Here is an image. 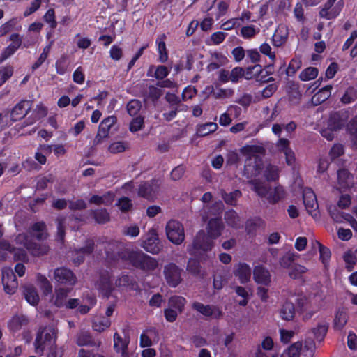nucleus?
Returning a JSON list of instances; mask_svg holds the SVG:
<instances>
[{"mask_svg": "<svg viewBox=\"0 0 357 357\" xmlns=\"http://www.w3.org/2000/svg\"><path fill=\"white\" fill-rule=\"evenodd\" d=\"M225 228L222 220L219 218H211L208 220L206 227L208 237L204 231H199L192 244L188 248L190 255L198 256L202 252L211 250L213 246L211 239H216L221 234Z\"/></svg>", "mask_w": 357, "mask_h": 357, "instance_id": "obj_1", "label": "nucleus"}, {"mask_svg": "<svg viewBox=\"0 0 357 357\" xmlns=\"http://www.w3.org/2000/svg\"><path fill=\"white\" fill-rule=\"evenodd\" d=\"M56 330L54 327L45 328L38 332L35 342V352L42 355L45 349L50 352L47 357H61V354L55 346Z\"/></svg>", "mask_w": 357, "mask_h": 357, "instance_id": "obj_2", "label": "nucleus"}, {"mask_svg": "<svg viewBox=\"0 0 357 357\" xmlns=\"http://www.w3.org/2000/svg\"><path fill=\"white\" fill-rule=\"evenodd\" d=\"M324 305V298L321 295L301 296L296 301V310L303 320L310 319Z\"/></svg>", "mask_w": 357, "mask_h": 357, "instance_id": "obj_3", "label": "nucleus"}, {"mask_svg": "<svg viewBox=\"0 0 357 357\" xmlns=\"http://www.w3.org/2000/svg\"><path fill=\"white\" fill-rule=\"evenodd\" d=\"M249 183L252 185V190L259 197H266L270 204H276L286 196V192L281 185H277L273 189H270L264 182L257 179L252 180Z\"/></svg>", "mask_w": 357, "mask_h": 357, "instance_id": "obj_4", "label": "nucleus"}, {"mask_svg": "<svg viewBox=\"0 0 357 357\" xmlns=\"http://www.w3.org/2000/svg\"><path fill=\"white\" fill-rule=\"evenodd\" d=\"M123 258L128 259L135 267L146 272L154 271L158 266V261L155 258L139 251L127 252Z\"/></svg>", "mask_w": 357, "mask_h": 357, "instance_id": "obj_5", "label": "nucleus"}, {"mask_svg": "<svg viewBox=\"0 0 357 357\" xmlns=\"http://www.w3.org/2000/svg\"><path fill=\"white\" fill-rule=\"evenodd\" d=\"M315 349L312 341L296 342L285 349L280 357H313Z\"/></svg>", "mask_w": 357, "mask_h": 357, "instance_id": "obj_6", "label": "nucleus"}, {"mask_svg": "<svg viewBox=\"0 0 357 357\" xmlns=\"http://www.w3.org/2000/svg\"><path fill=\"white\" fill-rule=\"evenodd\" d=\"M264 149L261 146L256 145H247L241 149V152L249 156V159L245 161L244 173L248 175V177L255 176L259 174V165L256 162L257 158L255 157V165H252V157L255 156L256 153H261Z\"/></svg>", "mask_w": 357, "mask_h": 357, "instance_id": "obj_7", "label": "nucleus"}, {"mask_svg": "<svg viewBox=\"0 0 357 357\" xmlns=\"http://www.w3.org/2000/svg\"><path fill=\"white\" fill-rule=\"evenodd\" d=\"M167 238L175 245L181 244L185 239L184 228L178 221L169 220L165 227Z\"/></svg>", "mask_w": 357, "mask_h": 357, "instance_id": "obj_8", "label": "nucleus"}, {"mask_svg": "<svg viewBox=\"0 0 357 357\" xmlns=\"http://www.w3.org/2000/svg\"><path fill=\"white\" fill-rule=\"evenodd\" d=\"M15 241L17 244L23 245L34 256L45 255L49 250L48 246L45 243L37 244L31 242L29 236L26 234H19Z\"/></svg>", "mask_w": 357, "mask_h": 357, "instance_id": "obj_9", "label": "nucleus"}, {"mask_svg": "<svg viewBox=\"0 0 357 357\" xmlns=\"http://www.w3.org/2000/svg\"><path fill=\"white\" fill-rule=\"evenodd\" d=\"M140 245L149 252L158 253L161 249V245L156 230L153 228L149 229L147 233L142 237Z\"/></svg>", "mask_w": 357, "mask_h": 357, "instance_id": "obj_10", "label": "nucleus"}, {"mask_svg": "<svg viewBox=\"0 0 357 357\" xmlns=\"http://www.w3.org/2000/svg\"><path fill=\"white\" fill-rule=\"evenodd\" d=\"M183 270L174 263H169L164 266L163 275L166 282L172 287H177L182 281Z\"/></svg>", "mask_w": 357, "mask_h": 357, "instance_id": "obj_11", "label": "nucleus"}, {"mask_svg": "<svg viewBox=\"0 0 357 357\" xmlns=\"http://www.w3.org/2000/svg\"><path fill=\"white\" fill-rule=\"evenodd\" d=\"M344 7L343 0L336 3L326 1L319 11V15L326 20H332L339 15Z\"/></svg>", "mask_w": 357, "mask_h": 357, "instance_id": "obj_12", "label": "nucleus"}, {"mask_svg": "<svg viewBox=\"0 0 357 357\" xmlns=\"http://www.w3.org/2000/svg\"><path fill=\"white\" fill-rule=\"evenodd\" d=\"M2 283L7 294H13L15 292L18 282L12 268L4 267L2 269Z\"/></svg>", "mask_w": 357, "mask_h": 357, "instance_id": "obj_13", "label": "nucleus"}, {"mask_svg": "<svg viewBox=\"0 0 357 357\" xmlns=\"http://www.w3.org/2000/svg\"><path fill=\"white\" fill-rule=\"evenodd\" d=\"M54 278L57 282L66 285L73 286L77 282V278L73 272L64 267L54 270Z\"/></svg>", "mask_w": 357, "mask_h": 357, "instance_id": "obj_14", "label": "nucleus"}, {"mask_svg": "<svg viewBox=\"0 0 357 357\" xmlns=\"http://www.w3.org/2000/svg\"><path fill=\"white\" fill-rule=\"evenodd\" d=\"M116 123V118L114 116H109L105 118L99 125L98 133L94 139V143L98 144L103 139L108 137L111 128Z\"/></svg>", "mask_w": 357, "mask_h": 357, "instance_id": "obj_15", "label": "nucleus"}, {"mask_svg": "<svg viewBox=\"0 0 357 357\" xmlns=\"http://www.w3.org/2000/svg\"><path fill=\"white\" fill-rule=\"evenodd\" d=\"M13 254L14 259L16 260H24L26 254L24 250L21 248H13L6 241H0V260H4L7 258L8 254Z\"/></svg>", "mask_w": 357, "mask_h": 357, "instance_id": "obj_16", "label": "nucleus"}, {"mask_svg": "<svg viewBox=\"0 0 357 357\" xmlns=\"http://www.w3.org/2000/svg\"><path fill=\"white\" fill-rule=\"evenodd\" d=\"M31 105L32 103L29 100H22L17 103L11 111L10 119H8L10 124L24 117L31 110Z\"/></svg>", "mask_w": 357, "mask_h": 357, "instance_id": "obj_17", "label": "nucleus"}, {"mask_svg": "<svg viewBox=\"0 0 357 357\" xmlns=\"http://www.w3.org/2000/svg\"><path fill=\"white\" fill-rule=\"evenodd\" d=\"M160 183L158 180H153L151 183H144L140 185L138 195L147 199L154 198L158 192Z\"/></svg>", "mask_w": 357, "mask_h": 357, "instance_id": "obj_18", "label": "nucleus"}, {"mask_svg": "<svg viewBox=\"0 0 357 357\" xmlns=\"http://www.w3.org/2000/svg\"><path fill=\"white\" fill-rule=\"evenodd\" d=\"M192 307L206 317H212L213 318L218 319L222 314L220 309L215 305H205L201 303L195 302L193 303Z\"/></svg>", "mask_w": 357, "mask_h": 357, "instance_id": "obj_19", "label": "nucleus"}, {"mask_svg": "<svg viewBox=\"0 0 357 357\" xmlns=\"http://www.w3.org/2000/svg\"><path fill=\"white\" fill-rule=\"evenodd\" d=\"M69 292V289L61 287L55 288L54 291L50 300V303L53 306L59 308L64 307Z\"/></svg>", "mask_w": 357, "mask_h": 357, "instance_id": "obj_20", "label": "nucleus"}, {"mask_svg": "<svg viewBox=\"0 0 357 357\" xmlns=\"http://www.w3.org/2000/svg\"><path fill=\"white\" fill-rule=\"evenodd\" d=\"M233 273L239 280L241 283L245 284L250 279L251 268L245 263H238L234 265Z\"/></svg>", "mask_w": 357, "mask_h": 357, "instance_id": "obj_21", "label": "nucleus"}, {"mask_svg": "<svg viewBox=\"0 0 357 357\" xmlns=\"http://www.w3.org/2000/svg\"><path fill=\"white\" fill-rule=\"evenodd\" d=\"M353 185V177L351 174L344 169L337 172V184L335 188L340 191L344 190Z\"/></svg>", "mask_w": 357, "mask_h": 357, "instance_id": "obj_22", "label": "nucleus"}, {"mask_svg": "<svg viewBox=\"0 0 357 357\" xmlns=\"http://www.w3.org/2000/svg\"><path fill=\"white\" fill-rule=\"evenodd\" d=\"M97 288L105 296H109L114 289V285L108 273L103 274L100 277V280L97 283Z\"/></svg>", "mask_w": 357, "mask_h": 357, "instance_id": "obj_23", "label": "nucleus"}, {"mask_svg": "<svg viewBox=\"0 0 357 357\" xmlns=\"http://www.w3.org/2000/svg\"><path fill=\"white\" fill-rule=\"evenodd\" d=\"M303 203L310 213H312L317 209L318 204L316 195L312 189L306 188L303 190Z\"/></svg>", "mask_w": 357, "mask_h": 357, "instance_id": "obj_24", "label": "nucleus"}, {"mask_svg": "<svg viewBox=\"0 0 357 357\" xmlns=\"http://www.w3.org/2000/svg\"><path fill=\"white\" fill-rule=\"evenodd\" d=\"M253 278L257 284L268 285L271 282L269 271L262 266H257L253 271Z\"/></svg>", "mask_w": 357, "mask_h": 357, "instance_id": "obj_25", "label": "nucleus"}, {"mask_svg": "<svg viewBox=\"0 0 357 357\" xmlns=\"http://www.w3.org/2000/svg\"><path fill=\"white\" fill-rule=\"evenodd\" d=\"M288 36V28L285 25H280L272 37L273 45L275 47L282 46L287 42Z\"/></svg>", "mask_w": 357, "mask_h": 357, "instance_id": "obj_26", "label": "nucleus"}, {"mask_svg": "<svg viewBox=\"0 0 357 357\" xmlns=\"http://www.w3.org/2000/svg\"><path fill=\"white\" fill-rule=\"evenodd\" d=\"M23 294L27 303L33 306L38 305L40 296L37 289L33 284H26L23 287Z\"/></svg>", "mask_w": 357, "mask_h": 357, "instance_id": "obj_27", "label": "nucleus"}, {"mask_svg": "<svg viewBox=\"0 0 357 357\" xmlns=\"http://www.w3.org/2000/svg\"><path fill=\"white\" fill-rule=\"evenodd\" d=\"M114 199V193L108 191L102 195H94L89 199V202L96 205H105L109 206L112 204Z\"/></svg>", "mask_w": 357, "mask_h": 357, "instance_id": "obj_28", "label": "nucleus"}, {"mask_svg": "<svg viewBox=\"0 0 357 357\" xmlns=\"http://www.w3.org/2000/svg\"><path fill=\"white\" fill-rule=\"evenodd\" d=\"M93 250V241L88 240L86 245L78 250L75 251L73 261L77 265L80 264L84 261V255L90 254Z\"/></svg>", "mask_w": 357, "mask_h": 357, "instance_id": "obj_29", "label": "nucleus"}, {"mask_svg": "<svg viewBox=\"0 0 357 357\" xmlns=\"http://www.w3.org/2000/svg\"><path fill=\"white\" fill-rule=\"evenodd\" d=\"M223 208V204L221 201L215 202L210 207L204 206L202 213V218L203 221H206L211 215H218L220 213Z\"/></svg>", "mask_w": 357, "mask_h": 357, "instance_id": "obj_30", "label": "nucleus"}, {"mask_svg": "<svg viewBox=\"0 0 357 357\" xmlns=\"http://www.w3.org/2000/svg\"><path fill=\"white\" fill-rule=\"evenodd\" d=\"M295 310L294 303L291 301H286L280 310V316L284 320H291L294 317Z\"/></svg>", "mask_w": 357, "mask_h": 357, "instance_id": "obj_31", "label": "nucleus"}, {"mask_svg": "<svg viewBox=\"0 0 357 357\" xmlns=\"http://www.w3.org/2000/svg\"><path fill=\"white\" fill-rule=\"evenodd\" d=\"M332 86L327 85L321 89L312 98V102L314 105H319L326 100L331 95Z\"/></svg>", "mask_w": 357, "mask_h": 357, "instance_id": "obj_32", "label": "nucleus"}, {"mask_svg": "<svg viewBox=\"0 0 357 357\" xmlns=\"http://www.w3.org/2000/svg\"><path fill=\"white\" fill-rule=\"evenodd\" d=\"M111 326V320L105 316H97L93 320V328L98 332H102Z\"/></svg>", "mask_w": 357, "mask_h": 357, "instance_id": "obj_33", "label": "nucleus"}, {"mask_svg": "<svg viewBox=\"0 0 357 357\" xmlns=\"http://www.w3.org/2000/svg\"><path fill=\"white\" fill-rule=\"evenodd\" d=\"M28 320L24 315H15L8 323L9 329L13 332L20 331L22 326L26 325Z\"/></svg>", "mask_w": 357, "mask_h": 357, "instance_id": "obj_34", "label": "nucleus"}, {"mask_svg": "<svg viewBox=\"0 0 357 357\" xmlns=\"http://www.w3.org/2000/svg\"><path fill=\"white\" fill-rule=\"evenodd\" d=\"M165 38L166 36L165 34H162L159 36L156 40L158 52L159 54V60L162 63L165 62L168 59V54L165 42Z\"/></svg>", "mask_w": 357, "mask_h": 357, "instance_id": "obj_35", "label": "nucleus"}, {"mask_svg": "<svg viewBox=\"0 0 357 357\" xmlns=\"http://www.w3.org/2000/svg\"><path fill=\"white\" fill-rule=\"evenodd\" d=\"M344 260L347 269L351 271L354 266L357 263V247L346 252L344 255Z\"/></svg>", "mask_w": 357, "mask_h": 357, "instance_id": "obj_36", "label": "nucleus"}, {"mask_svg": "<svg viewBox=\"0 0 357 357\" xmlns=\"http://www.w3.org/2000/svg\"><path fill=\"white\" fill-rule=\"evenodd\" d=\"M31 234L38 240H44L47 238L46 226L43 222H36L31 227Z\"/></svg>", "mask_w": 357, "mask_h": 357, "instance_id": "obj_37", "label": "nucleus"}, {"mask_svg": "<svg viewBox=\"0 0 357 357\" xmlns=\"http://www.w3.org/2000/svg\"><path fill=\"white\" fill-rule=\"evenodd\" d=\"M114 341L115 350L117 352L121 353L123 357H128V342L126 340H123L117 333H115L114 335Z\"/></svg>", "mask_w": 357, "mask_h": 357, "instance_id": "obj_38", "label": "nucleus"}, {"mask_svg": "<svg viewBox=\"0 0 357 357\" xmlns=\"http://www.w3.org/2000/svg\"><path fill=\"white\" fill-rule=\"evenodd\" d=\"M328 325L324 321L319 323L315 327L312 328V332L314 338L318 341H322L327 331Z\"/></svg>", "mask_w": 357, "mask_h": 357, "instance_id": "obj_39", "label": "nucleus"}, {"mask_svg": "<svg viewBox=\"0 0 357 357\" xmlns=\"http://www.w3.org/2000/svg\"><path fill=\"white\" fill-rule=\"evenodd\" d=\"M36 281L43 291V295L47 296L52 293V285L45 276L41 274H38L36 276Z\"/></svg>", "mask_w": 357, "mask_h": 357, "instance_id": "obj_40", "label": "nucleus"}, {"mask_svg": "<svg viewBox=\"0 0 357 357\" xmlns=\"http://www.w3.org/2000/svg\"><path fill=\"white\" fill-rule=\"evenodd\" d=\"M319 74V70L315 67H308L303 70L300 75L299 78L303 82H307L314 79Z\"/></svg>", "mask_w": 357, "mask_h": 357, "instance_id": "obj_41", "label": "nucleus"}, {"mask_svg": "<svg viewBox=\"0 0 357 357\" xmlns=\"http://www.w3.org/2000/svg\"><path fill=\"white\" fill-rule=\"evenodd\" d=\"M218 126L217 123L209 122L202 125H200L197 130V134L198 136L204 137L210 133L215 132L218 129Z\"/></svg>", "mask_w": 357, "mask_h": 357, "instance_id": "obj_42", "label": "nucleus"}, {"mask_svg": "<svg viewBox=\"0 0 357 357\" xmlns=\"http://www.w3.org/2000/svg\"><path fill=\"white\" fill-rule=\"evenodd\" d=\"M222 198L224 199L226 204L229 205H234L236 204L237 199L241 197V191L236 190L231 192L227 193L224 190L220 191Z\"/></svg>", "mask_w": 357, "mask_h": 357, "instance_id": "obj_43", "label": "nucleus"}, {"mask_svg": "<svg viewBox=\"0 0 357 357\" xmlns=\"http://www.w3.org/2000/svg\"><path fill=\"white\" fill-rule=\"evenodd\" d=\"M225 220L228 225L237 228L241 225L240 218L234 210H229L225 214Z\"/></svg>", "mask_w": 357, "mask_h": 357, "instance_id": "obj_44", "label": "nucleus"}, {"mask_svg": "<svg viewBox=\"0 0 357 357\" xmlns=\"http://www.w3.org/2000/svg\"><path fill=\"white\" fill-rule=\"evenodd\" d=\"M33 114L34 117L28 119L26 125L33 124L38 120L45 117L47 114V109L43 104H39L36 106Z\"/></svg>", "mask_w": 357, "mask_h": 357, "instance_id": "obj_45", "label": "nucleus"}, {"mask_svg": "<svg viewBox=\"0 0 357 357\" xmlns=\"http://www.w3.org/2000/svg\"><path fill=\"white\" fill-rule=\"evenodd\" d=\"M95 221L98 224H105L110 220L109 213L106 209L101 208L92 211Z\"/></svg>", "mask_w": 357, "mask_h": 357, "instance_id": "obj_46", "label": "nucleus"}, {"mask_svg": "<svg viewBox=\"0 0 357 357\" xmlns=\"http://www.w3.org/2000/svg\"><path fill=\"white\" fill-rule=\"evenodd\" d=\"M260 32V28L255 25H248L242 26L241 29V36L245 39L254 38Z\"/></svg>", "mask_w": 357, "mask_h": 357, "instance_id": "obj_47", "label": "nucleus"}, {"mask_svg": "<svg viewBox=\"0 0 357 357\" xmlns=\"http://www.w3.org/2000/svg\"><path fill=\"white\" fill-rule=\"evenodd\" d=\"M185 303V298L179 296H172L169 300V307L176 310L179 313L183 311Z\"/></svg>", "mask_w": 357, "mask_h": 357, "instance_id": "obj_48", "label": "nucleus"}, {"mask_svg": "<svg viewBox=\"0 0 357 357\" xmlns=\"http://www.w3.org/2000/svg\"><path fill=\"white\" fill-rule=\"evenodd\" d=\"M336 116L337 114L334 115V116L331 118L328 124L329 128L321 131V135L329 141H331L334 138L333 130L339 129L342 126V123H337V125H333L332 121L333 119H335Z\"/></svg>", "mask_w": 357, "mask_h": 357, "instance_id": "obj_49", "label": "nucleus"}, {"mask_svg": "<svg viewBox=\"0 0 357 357\" xmlns=\"http://www.w3.org/2000/svg\"><path fill=\"white\" fill-rule=\"evenodd\" d=\"M328 210L331 217L335 222L341 223L346 221V215L348 213L339 211L335 206H330Z\"/></svg>", "mask_w": 357, "mask_h": 357, "instance_id": "obj_50", "label": "nucleus"}, {"mask_svg": "<svg viewBox=\"0 0 357 357\" xmlns=\"http://www.w3.org/2000/svg\"><path fill=\"white\" fill-rule=\"evenodd\" d=\"M68 58L62 55L55 63L56 71L59 75H64L68 69Z\"/></svg>", "mask_w": 357, "mask_h": 357, "instance_id": "obj_51", "label": "nucleus"}, {"mask_svg": "<svg viewBox=\"0 0 357 357\" xmlns=\"http://www.w3.org/2000/svg\"><path fill=\"white\" fill-rule=\"evenodd\" d=\"M264 176L269 181H274L279 177V169L276 166L267 165L264 172Z\"/></svg>", "mask_w": 357, "mask_h": 357, "instance_id": "obj_52", "label": "nucleus"}, {"mask_svg": "<svg viewBox=\"0 0 357 357\" xmlns=\"http://www.w3.org/2000/svg\"><path fill=\"white\" fill-rule=\"evenodd\" d=\"M13 74V68L6 66L0 68V86H1Z\"/></svg>", "mask_w": 357, "mask_h": 357, "instance_id": "obj_53", "label": "nucleus"}, {"mask_svg": "<svg viewBox=\"0 0 357 357\" xmlns=\"http://www.w3.org/2000/svg\"><path fill=\"white\" fill-rule=\"evenodd\" d=\"M76 341L78 345L86 346L92 343V338L89 332L81 331L77 334Z\"/></svg>", "mask_w": 357, "mask_h": 357, "instance_id": "obj_54", "label": "nucleus"}, {"mask_svg": "<svg viewBox=\"0 0 357 357\" xmlns=\"http://www.w3.org/2000/svg\"><path fill=\"white\" fill-rule=\"evenodd\" d=\"M128 147L127 142L119 141L112 143L109 146V151L112 153H119L125 151Z\"/></svg>", "mask_w": 357, "mask_h": 357, "instance_id": "obj_55", "label": "nucleus"}, {"mask_svg": "<svg viewBox=\"0 0 357 357\" xmlns=\"http://www.w3.org/2000/svg\"><path fill=\"white\" fill-rule=\"evenodd\" d=\"M43 20L45 22L49 24L51 29H55L57 26V22L55 17V11L52 8H50L44 15Z\"/></svg>", "mask_w": 357, "mask_h": 357, "instance_id": "obj_56", "label": "nucleus"}, {"mask_svg": "<svg viewBox=\"0 0 357 357\" xmlns=\"http://www.w3.org/2000/svg\"><path fill=\"white\" fill-rule=\"evenodd\" d=\"M142 105L137 100H132L127 105V110L130 116H135L140 111Z\"/></svg>", "mask_w": 357, "mask_h": 357, "instance_id": "obj_57", "label": "nucleus"}, {"mask_svg": "<svg viewBox=\"0 0 357 357\" xmlns=\"http://www.w3.org/2000/svg\"><path fill=\"white\" fill-rule=\"evenodd\" d=\"M116 206L122 212H127L131 209L132 204L128 197H123L118 200Z\"/></svg>", "mask_w": 357, "mask_h": 357, "instance_id": "obj_58", "label": "nucleus"}, {"mask_svg": "<svg viewBox=\"0 0 357 357\" xmlns=\"http://www.w3.org/2000/svg\"><path fill=\"white\" fill-rule=\"evenodd\" d=\"M347 321V316L344 312H337L335 314L334 324L339 329L342 328Z\"/></svg>", "mask_w": 357, "mask_h": 357, "instance_id": "obj_59", "label": "nucleus"}, {"mask_svg": "<svg viewBox=\"0 0 357 357\" xmlns=\"http://www.w3.org/2000/svg\"><path fill=\"white\" fill-rule=\"evenodd\" d=\"M238 26H241V20L235 17L223 22L221 24L220 28L223 30L229 31Z\"/></svg>", "mask_w": 357, "mask_h": 357, "instance_id": "obj_60", "label": "nucleus"}, {"mask_svg": "<svg viewBox=\"0 0 357 357\" xmlns=\"http://www.w3.org/2000/svg\"><path fill=\"white\" fill-rule=\"evenodd\" d=\"M66 219L65 218H58L56 220L57 225V238L60 241H63L65 236L64 227Z\"/></svg>", "mask_w": 357, "mask_h": 357, "instance_id": "obj_61", "label": "nucleus"}, {"mask_svg": "<svg viewBox=\"0 0 357 357\" xmlns=\"http://www.w3.org/2000/svg\"><path fill=\"white\" fill-rule=\"evenodd\" d=\"M144 126V118L137 116L134 118L130 123V130L132 132L139 131L142 129Z\"/></svg>", "mask_w": 357, "mask_h": 357, "instance_id": "obj_62", "label": "nucleus"}, {"mask_svg": "<svg viewBox=\"0 0 357 357\" xmlns=\"http://www.w3.org/2000/svg\"><path fill=\"white\" fill-rule=\"evenodd\" d=\"M351 204V198L348 194H343L337 202V206L341 209H346L350 206Z\"/></svg>", "mask_w": 357, "mask_h": 357, "instance_id": "obj_63", "label": "nucleus"}, {"mask_svg": "<svg viewBox=\"0 0 357 357\" xmlns=\"http://www.w3.org/2000/svg\"><path fill=\"white\" fill-rule=\"evenodd\" d=\"M187 271L193 275H198L200 272L199 261L195 259H190L187 265Z\"/></svg>", "mask_w": 357, "mask_h": 357, "instance_id": "obj_64", "label": "nucleus"}]
</instances>
